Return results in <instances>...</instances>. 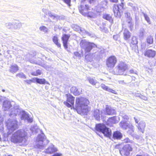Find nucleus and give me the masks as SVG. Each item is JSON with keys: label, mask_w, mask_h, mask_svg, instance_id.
I'll return each instance as SVG.
<instances>
[{"label": "nucleus", "mask_w": 156, "mask_h": 156, "mask_svg": "<svg viewBox=\"0 0 156 156\" xmlns=\"http://www.w3.org/2000/svg\"><path fill=\"white\" fill-rule=\"evenodd\" d=\"M7 156H13L12 155H8Z\"/></svg>", "instance_id": "obj_50"}, {"label": "nucleus", "mask_w": 156, "mask_h": 156, "mask_svg": "<svg viewBox=\"0 0 156 156\" xmlns=\"http://www.w3.org/2000/svg\"><path fill=\"white\" fill-rule=\"evenodd\" d=\"M147 43L149 45L152 44L154 42V39L152 36H150L147 37L146 40Z\"/></svg>", "instance_id": "obj_26"}, {"label": "nucleus", "mask_w": 156, "mask_h": 156, "mask_svg": "<svg viewBox=\"0 0 156 156\" xmlns=\"http://www.w3.org/2000/svg\"><path fill=\"white\" fill-rule=\"evenodd\" d=\"M42 58L40 57H36L32 56L29 60V62L31 63L40 65L42 64Z\"/></svg>", "instance_id": "obj_11"}, {"label": "nucleus", "mask_w": 156, "mask_h": 156, "mask_svg": "<svg viewBox=\"0 0 156 156\" xmlns=\"http://www.w3.org/2000/svg\"><path fill=\"white\" fill-rule=\"evenodd\" d=\"M112 2L117 3L118 2V0H109Z\"/></svg>", "instance_id": "obj_47"}, {"label": "nucleus", "mask_w": 156, "mask_h": 156, "mask_svg": "<svg viewBox=\"0 0 156 156\" xmlns=\"http://www.w3.org/2000/svg\"><path fill=\"white\" fill-rule=\"evenodd\" d=\"M134 119L136 123L138 124L137 128L138 129L140 132L143 133H144L146 126L145 122H142L138 123V120L136 118L134 117Z\"/></svg>", "instance_id": "obj_13"}, {"label": "nucleus", "mask_w": 156, "mask_h": 156, "mask_svg": "<svg viewBox=\"0 0 156 156\" xmlns=\"http://www.w3.org/2000/svg\"><path fill=\"white\" fill-rule=\"evenodd\" d=\"M87 0H81L80 2V5H83L86 2Z\"/></svg>", "instance_id": "obj_46"}, {"label": "nucleus", "mask_w": 156, "mask_h": 156, "mask_svg": "<svg viewBox=\"0 0 156 156\" xmlns=\"http://www.w3.org/2000/svg\"><path fill=\"white\" fill-rule=\"evenodd\" d=\"M39 29L41 30L42 31L45 30L46 29V28L44 26H42L40 27Z\"/></svg>", "instance_id": "obj_43"}, {"label": "nucleus", "mask_w": 156, "mask_h": 156, "mask_svg": "<svg viewBox=\"0 0 156 156\" xmlns=\"http://www.w3.org/2000/svg\"><path fill=\"white\" fill-rule=\"evenodd\" d=\"M137 43V41L136 37H133L132 38L131 44L133 45L136 44Z\"/></svg>", "instance_id": "obj_34"}, {"label": "nucleus", "mask_w": 156, "mask_h": 156, "mask_svg": "<svg viewBox=\"0 0 156 156\" xmlns=\"http://www.w3.org/2000/svg\"><path fill=\"white\" fill-rule=\"evenodd\" d=\"M95 129L96 131L102 133L106 137L110 138L111 136V130L103 123H98L96 124Z\"/></svg>", "instance_id": "obj_4"}, {"label": "nucleus", "mask_w": 156, "mask_h": 156, "mask_svg": "<svg viewBox=\"0 0 156 156\" xmlns=\"http://www.w3.org/2000/svg\"><path fill=\"white\" fill-rule=\"evenodd\" d=\"M101 80H102V79H101Z\"/></svg>", "instance_id": "obj_51"}, {"label": "nucleus", "mask_w": 156, "mask_h": 156, "mask_svg": "<svg viewBox=\"0 0 156 156\" xmlns=\"http://www.w3.org/2000/svg\"><path fill=\"white\" fill-rule=\"evenodd\" d=\"M126 19V22L128 24H130L129 27L130 30H131L133 27V24L132 23L133 20L131 17L127 18Z\"/></svg>", "instance_id": "obj_25"}, {"label": "nucleus", "mask_w": 156, "mask_h": 156, "mask_svg": "<svg viewBox=\"0 0 156 156\" xmlns=\"http://www.w3.org/2000/svg\"><path fill=\"white\" fill-rule=\"evenodd\" d=\"M44 138L41 136L38 137L37 139V143L36 144L37 147L38 148H40L41 147L43 146V141Z\"/></svg>", "instance_id": "obj_23"}, {"label": "nucleus", "mask_w": 156, "mask_h": 156, "mask_svg": "<svg viewBox=\"0 0 156 156\" xmlns=\"http://www.w3.org/2000/svg\"><path fill=\"white\" fill-rule=\"evenodd\" d=\"M129 72L131 73H134V71L133 69L130 70Z\"/></svg>", "instance_id": "obj_48"}, {"label": "nucleus", "mask_w": 156, "mask_h": 156, "mask_svg": "<svg viewBox=\"0 0 156 156\" xmlns=\"http://www.w3.org/2000/svg\"><path fill=\"white\" fill-rule=\"evenodd\" d=\"M58 151V149L54 145H52L48 147L46 149L45 153L46 154H51Z\"/></svg>", "instance_id": "obj_16"}, {"label": "nucleus", "mask_w": 156, "mask_h": 156, "mask_svg": "<svg viewBox=\"0 0 156 156\" xmlns=\"http://www.w3.org/2000/svg\"><path fill=\"white\" fill-rule=\"evenodd\" d=\"M86 47L84 48L86 52H90L91 50L95 47H96V45L93 43L88 42L86 45Z\"/></svg>", "instance_id": "obj_17"}, {"label": "nucleus", "mask_w": 156, "mask_h": 156, "mask_svg": "<svg viewBox=\"0 0 156 156\" xmlns=\"http://www.w3.org/2000/svg\"><path fill=\"white\" fill-rule=\"evenodd\" d=\"M126 122L122 121L120 122V126L122 128H124L125 126H126Z\"/></svg>", "instance_id": "obj_38"}, {"label": "nucleus", "mask_w": 156, "mask_h": 156, "mask_svg": "<svg viewBox=\"0 0 156 156\" xmlns=\"http://www.w3.org/2000/svg\"><path fill=\"white\" fill-rule=\"evenodd\" d=\"M36 82L40 84H44L46 83V80L44 79H39L37 78H35Z\"/></svg>", "instance_id": "obj_28"}, {"label": "nucleus", "mask_w": 156, "mask_h": 156, "mask_svg": "<svg viewBox=\"0 0 156 156\" xmlns=\"http://www.w3.org/2000/svg\"><path fill=\"white\" fill-rule=\"evenodd\" d=\"M125 16L126 19L131 17L130 14L129 12H126L125 13Z\"/></svg>", "instance_id": "obj_41"}, {"label": "nucleus", "mask_w": 156, "mask_h": 156, "mask_svg": "<svg viewBox=\"0 0 156 156\" xmlns=\"http://www.w3.org/2000/svg\"><path fill=\"white\" fill-rule=\"evenodd\" d=\"M87 101L88 100L84 98L81 97L76 98L75 109L79 114L86 115L90 110V107L87 105Z\"/></svg>", "instance_id": "obj_1"}, {"label": "nucleus", "mask_w": 156, "mask_h": 156, "mask_svg": "<svg viewBox=\"0 0 156 156\" xmlns=\"http://www.w3.org/2000/svg\"><path fill=\"white\" fill-rule=\"evenodd\" d=\"M95 16V14L94 12L91 11L89 12L88 11L87 14L85 16L90 18H92L94 17Z\"/></svg>", "instance_id": "obj_30"}, {"label": "nucleus", "mask_w": 156, "mask_h": 156, "mask_svg": "<svg viewBox=\"0 0 156 156\" xmlns=\"http://www.w3.org/2000/svg\"><path fill=\"white\" fill-rule=\"evenodd\" d=\"M26 133L20 130H18L12 135L11 138V142L14 143H21L26 139Z\"/></svg>", "instance_id": "obj_3"}, {"label": "nucleus", "mask_w": 156, "mask_h": 156, "mask_svg": "<svg viewBox=\"0 0 156 156\" xmlns=\"http://www.w3.org/2000/svg\"><path fill=\"white\" fill-rule=\"evenodd\" d=\"M135 156H143L141 154H137Z\"/></svg>", "instance_id": "obj_49"}, {"label": "nucleus", "mask_w": 156, "mask_h": 156, "mask_svg": "<svg viewBox=\"0 0 156 156\" xmlns=\"http://www.w3.org/2000/svg\"><path fill=\"white\" fill-rule=\"evenodd\" d=\"M80 12L83 15L85 16L89 9V7L88 5H80L78 7Z\"/></svg>", "instance_id": "obj_9"}, {"label": "nucleus", "mask_w": 156, "mask_h": 156, "mask_svg": "<svg viewBox=\"0 0 156 156\" xmlns=\"http://www.w3.org/2000/svg\"><path fill=\"white\" fill-rule=\"evenodd\" d=\"M122 137V133L119 131H116L113 132V138L115 140H120Z\"/></svg>", "instance_id": "obj_18"}, {"label": "nucleus", "mask_w": 156, "mask_h": 156, "mask_svg": "<svg viewBox=\"0 0 156 156\" xmlns=\"http://www.w3.org/2000/svg\"><path fill=\"white\" fill-rule=\"evenodd\" d=\"M117 61V59L114 55H111L108 57L106 61V65L108 68H112L115 67Z\"/></svg>", "instance_id": "obj_7"}, {"label": "nucleus", "mask_w": 156, "mask_h": 156, "mask_svg": "<svg viewBox=\"0 0 156 156\" xmlns=\"http://www.w3.org/2000/svg\"><path fill=\"white\" fill-rule=\"evenodd\" d=\"M102 113V112L100 109H96L93 111V115L96 120L99 121L100 120V115Z\"/></svg>", "instance_id": "obj_14"}, {"label": "nucleus", "mask_w": 156, "mask_h": 156, "mask_svg": "<svg viewBox=\"0 0 156 156\" xmlns=\"http://www.w3.org/2000/svg\"><path fill=\"white\" fill-rule=\"evenodd\" d=\"M117 67L119 71L123 72L128 69L127 65L124 62H120L118 65Z\"/></svg>", "instance_id": "obj_12"}, {"label": "nucleus", "mask_w": 156, "mask_h": 156, "mask_svg": "<svg viewBox=\"0 0 156 156\" xmlns=\"http://www.w3.org/2000/svg\"><path fill=\"white\" fill-rule=\"evenodd\" d=\"M108 91L115 94H117V92L115 90H113L111 88H108Z\"/></svg>", "instance_id": "obj_37"}, {"label": "nucleus", "mask_w": 156, "mask_h": 156, "mask_svg": "<svg viewBox=\"0 0 156 156\" xmlns=\"http://www.w3.org/2000/svg\"><path fill=\"white\" fill-rule=\"evenodd\" d=\"M66 101L64 102V104L68 108H70L71 109H75L74 107L75 97L70 94L66 95Z\"/></svg>", "instance_id": "obj_6"}, {"label": "nucleus", "mask_w": 156, "mask_h": 156, "mask_svg": "<svg viewBox=\"0 0 156 156\" xmlns=\"http://www.w3.org/2000/svg\"><path fill=\"white\" fill-rule=\"evenodd\" d=\"M101 88L103 89L108 91V90L109 88L107 86H106L105 84H103V83L101 84Z\"/></svg>", "instance_id": "obj_36"}, {"label": "nucleus", "mask_w": 156, "mask_h": 156, "mask_svg": "<svg viewBox=\"0 0 156 156\" xmlns=\"http://www.w3.org/2000/svg\"><path fill=\"white\" fill-rule=\"evenodd\" d=\"M105 112L107 115H111L116 114L115 110L112 108L108 105H106L105 108Z\"/></svg>", "instance_id": "obj_15"}, {"label": "nucleus", "mask_w": 156, "mask_h": 156, "mask_svg": "<svg viewBox=\"0 0 156 156\" xmlns=\"http://www.w3.org/2000/svg\"><path fill=\"white\" fill-rule=\"evenodd\" d=\"M144 17L147 22L150 23V20L149 17L146 14L144 15Z\"/></svg>", "instance_id": "obj_40"}, {"label": "nucleus", "mask_w": 156, "mask_h": 156, "mask_svg": "<svg viewBox=\"0 0 156 156\" xmlns=\"http://www.w3.org/2000/svg\"><path fill=\"white\" fill-rule=\"evenodd\" d=\"M124 140L125 143H130L125 145L121 148V144H117L115 146V148L119 149V153L122 156H129L130 153L133 150V144L128 138L124 139Z\"/></svg>", "instance_id": "obj_2"}, {"label": "nucleus", "mask_w": 156, "mask_h": 156, "mask_svg": "<svg viewBox=\"0 0 156 156\" xmlns=\"http://www.w3.org/2000/svg\"><path fill=\"white\" fill-rule=\"evenodd\" d=\"M25 82L28 84H30L33 82V81L32 80H25Z\"/></svg>", "instance_id": "obj_42"}, {"label": "nucleus", "mask_w": 156, "mask_h": 156, "mask_svg": "<svg viewBox=\"0 0 156 156\" xmlns=\"http://www.w3.org/2000/svg\"><path fill=\"white\" fill-rule=\"evenodd\" d=\"M73 29L76 31H81V28L80 27L77 25H75L73 27Z\"/></svg>", "instance_id": "obj_35"}, {"label": "nucleus", "mask_w": 156, "mask_h": 156, "mask_svg": "<svg viewBox=\"0 0 156 156\" xmlns=\"http://www.w3.org/2000/svg\"><path fill=\"white\" fill-rule=\"evenodd\" d=\"M52 40L54 43L59 48H61V44L59 41L58 37L57 35L53 36L52 38Z\"/></svg>", "instance_id": "obj_21"}, {"label": "nucleus", "mask_w": 156, "mask_h": 156, "mask_svg": "<svg viewBox=\"0 0 156 156\" xmlns=\"http://www.w3.org/2000/svg\"><path fill=\"white\" fill-rule=\"evenodd\" d=\"M70 35L64 34H62L61 37L63 45L65 49H67L68 47L69 42Z\"/></svg>", "instance_id": "obj_8"}, {"label": "nucleus", "mask_w": 156, "mask_h": 156, "mask_svg": "<svg viewBox=\"0 0 156 156\" xmlns=\"http://www.w3.org/2000/svg\"><path fill=\"white\" fill-rule=\"evenodd\" d=\"M42 73L41 71V70L38 69L35 71H33L31 73V74L33 76H37L41 75Z\"/></svg>", "instance_id": "obj_27"}, {"label": "nucleus", "mask_w": 156, "mask_h": 156, "mask_svg": "<svg viewBox=\"0 0 156 156\" xmlns=\"http://www.w3.org/2000/svg\"><path fill=\"white\" fill-rule=\"evenodd\" d=\"M71 93L73 94L75 96L79 95L81 93L82 91H80L75 86L72 87L70 89Z\"/></svg>", "instance_id": "obj_19"}, {"label": "nucleus", "mask_w": 156, "mask_h": 156, "mask_svg": "<svg viewBox=\"0 0 156 156\" xmlns=\"http://www.w3.org/2000/svg\"><path fill=\"white\" fill-rule=\"evenodd\" d=\"M19 70V67L16 64L11 65L9 67V71L11 73H14Z\"/></svg>", "instance_id": "obj_22"}, {"label": "nucleus", "mask_w": 156, "mask_h": 156, "mask_svg": "<svg viewBox=\"0 0 156 156\" xmlns=\"http://www.w3.org/2000/svg\"><path fill=\"white\" fill-rule=\"evenodd\" d=\"M103 18L112 23L113 22V19L112 16L109 14H105L103 16Z\"/></svg>", "instance_id": "obj_24"}, {"label": "nucleus", "mask_w": 156, "mask_h": 156, "mask_svg": "<svg viewBox=\"0 0 156 156\" xmlns=\"http://www.w3.org/2000/svg\"><path fill=\"white\" fill-rule=\"evenodd\" d=\"M16 76L20 78L26 79V76L23 73H20L16 74Z\"/></svg>", "instance_id": "obj_31"}, {"label": "nucleus", "mask_w": 156, "mask_h": 156, "mask_svg": "<svg viewBox=\"0 0 156 156\" xmlns=\"http://www.w3.org/2000/svg\"><path fill=\"white\" fill-rule=\"evenodd\" d=\"M124 39L126 41L129 40L130 38L131 34L130 32L127 29H125L123 34Z\"/></svg>", "instance_id": "obj_20"}, {"label": "nucleus", "mask_w": 156, "mask_h": 156, "mask_svg": "<svg viewBox=\"0 0 156 156\" xmlns=\"http://www.w3.org/2000/svg\"><path fill=\"white\" fill-rule=\"evenodd\" d=\"M97 0H89L88 2L90 4L94 3Z\"/></svg>", "instance_id": "obj_44"}, {"label": "nucleus", "mask_w": 156, "mask_h": 156, "mask_svg": "<svg viewBox=\"0 0 156 156\" xmlns=\"http://www.w3.org/2000/svg\"><path fill=\"white\" fill-rule=\"evenodd\" d=\"M74 55L76 57H78L80 58L81 57V54L79 53V52H74Z\"/></svg>", "instance_id": "obj_39"}, {"label": "nucleus", "mask_w": 156, "mask_h": 156, "mask_svg": "<svg viewBox=\"0 0 156 156\" xmlns=\"http://www.w3.org/2000/svg\"><path fill=\"white\" fill-rule=\"evenodd\" d=\"M156 54V51L151 49H147L145 51L144 55L148 58H154Z\"/></svg>", "instance_id": "obj_10"}, {"label": "nucleus", "mask_w": 156, "mask_h": 156, "mask_svg": "<svg viewBox=\"0 0 156 156\" xmlns=\"http://www.w3.org/2000/svg\"><path fill=\"white\" fill-rule=\"evenodd\" d=\"M87 43L88 42H87L85 40H82L80 41V45L81 48H83L84 45H87Z\"/></svg>", "instance_id": "obj_32"}, {"label": "nucleus", "mask_w": 156, "mask_h": 156, "mask_svg": "<svg viewBox=\"0 0 156 156\" xmlns=\"http://www.w3.org/2000/svg\"><path fill=\"white\" fill-rule=\"evenodd\" d=\"M88 80L89 83L93 85H95L97 83L96 81L92 78H89Z\"/></svg>", "instance_id": "obj_33"}, {"label": "nucleus", "mask_w": 156, "mask_h": 156, "mask_svg": "<svg viewBox=\"0 0 156 156\" xmlns=\"http://www.w3.org/2000/svg\"><path fill=\"white\" fill-rule=\"evenodd\" d=\"M124 4L122 2L120 4H114L113 7V11L114 16L117 18H120L122 15L124 9Z\"/></svg>", "instance_id": "obj_5"}, {"label": "nucleus", "mask_w": 156, "mask_h": 156, "mask_svg": "<svg viewBox=\"0 0 156 156\" xmlns=\"http://www.w3.org/2000/svg\"><path fill=\"white\" fill-rule=\"evenodd\" d=\"M115 116L110 117L109 118L108 120V121H110V120H115Z\"/></svg>", "instance_id": "obj_45"}, {"label": "nucleus", "mask_w": 156, "mask_h": 156, "mask_svg": "<svg viewBox=\"0 0 156 156\" xmlns=\"http://www.w3.org/2000/svg\"><path fill=\"white\" fill-rule=\"evenodd\" d=\"M63 2L67 5L68 6L70 7L71 6V2L72 1L73 2H75L76 0H62Z\"/></svg>", "instance_id": "obj_29"}]
</instances>
